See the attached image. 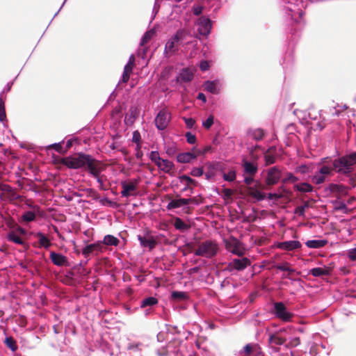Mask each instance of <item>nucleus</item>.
Returning a JSON list of instances; mask_svg holds the SVG:
<instances>
[{"instance_id": "nucleus-2", "label": "nucleus", "mask_w": 356, "mask_h": 356, "mask_svg": "<svg viewBox=\"0 0 356 356\" xmlns=\"http://www.w3.org/2000/svg\"><path fill=\"white\" fill-rule=\"evenodd\" d=\"M286 3L284 10L286 17L295 23L298 28L304 26L305 22L303 19L304 12L302 8L306 6L303 0H284Z\"/></svg>"}, {"instance_id": "nucleus-40", "label": "nucleus", "mask_w": 356, "mask_h": 356, "mask_svg": "<svg viewBox=\"0 0 356 356\" xmlns=\"http://www.w3.org/2000/svg\"><path fill=\"white\" fill-rule=\"evenodd\" d=\"M222 177H223L224 180H225L227 181H229V182L233 181L236 179V171L234 170H230L227 172H224L222 175Z\"/></svg>"}, {"instance_id": "nucleus-49", "label": "nucleus", "mask_w": 356, "mask_h": 356, "mask_svg": "<svg viewBox=\"0 0 356 356\" xmlns=\"http://www.w3.org/2000/svg\"><path fill=\"white\" fill-rule=\"evenodd\" d=\"M149 159L156 165L162 158L160 157L159 153L157 151H152L149 156Z\"/></svg>"}, {"instance_id": "nucleus-22", "label": "nucleus", "mask_w": 356, "mask_h": 356, "mask_svg": "<svg viewBox=\"0 0 356 356\" xmlns=\"http://www.w3.org/2000/svg\"><path fill=\"white\" fill-rule=\"evenodd\" d=\"M138 183V181L137 180L131 182L122 181L121 183L122 188L121 191L122 197H128L131 195V192H134L136 190V186Z\"/></svg>"}, {"instance_id": "nucleus-17", "label": "nucleus", "mask_w": 356, "mask_h": 356, "mask_svg": "<svg viewBox=\"0 0 356 356\" xmlns=\"http://www.w3.org/2000/svg\"><path fill=\"white\" fill-rule=\"evenodd\" d=\"M33 211H26L22 216V220L25 222H31L35 220L36 215H42V210L38 205L28 204Z\"/></svg>"}, {"instance_id": "nucleus-60", "label": "nucleus", "mask_w": 356, "mask_h": 356, "mask_svg": "<svg viewBox=\"0 0 356 356\" xmlns=\"http://www.w3.org/2000/svg\"><path fill=\"white\" fill-rule=\"evenodd\" d=\"M192 10L195 15H200L203 10V6L200 5L193 6Z\"/></svg>"}, {"instance_id": "nucleus-41", "label": "nucleus", "mask_w": 356, "mask_h": 356, "mask_svg": "<svg viewBox=\"0 0 356 356\" xmlns=\"http://www.w3.org/2000/svg\"><path fill=\"white\" fill-rule=\"evenodd\" d=\"M288 339V342L286 344V347L294 348L298 346L300 343V340L298 337H291Z\"/></svg>"}, {"instance_id": "nucleus-23", "label": "nucleus", "mask_w": 356, "mask_h": 356, "mask_svg": "<svg viewBox=\"0 0 356 356\" xmlns=\"http://www.w3.org/2000/svg\"><path fill=\"white\" fill-rule=\"evenodd\" d=\"M242 166L244 172L248 175H254L258 171L257 165L253 162L243 160Z\"/></svg>"}, {"instance_id": "nucleus-8", "label": "nucleus", "mask_w": 356, "mask_h": 356, "mask_svg": "<svg viewBox=\"0 0 356 356\" xmlns=\"http://www.w3.org/2000/svg\"><path fill=\"white\" fill-rule=\"evenodd\" d=\"M171 115L168 110L163 108L156 115L154 122L156 127L161 131L165 130L170 121Z\"/></svg>"}, {"instance_id": "nucleus-31", "label": "nucleus", "mask_w": 356, "mask_h": 356, "mask_svg": "<svg viewBox=\"0 0 356 356\" xmlns=\"http://www.w3.org/2000/svg\"><path fill=\"white\" fill-rule=\"evenodd\" d=\"M327 243V240H309L305 243L309 248H320L324 247Z\"/></svg>"}, {"instance_id": "nucleus-57", "label": "nucleus", "mask_w": 356, "mask_h": 356, "mask_svg": "<svg viewBox=\"0 0 356 356\" xmlns=\"http://www.w3.org/2000/svg\"><path fill=\"white\" fill-rule=\"evenodd\" d=\"M191 175L193 177H201L203 175V170L202 168H193Z\"/></svg>"}, {"instance_id": "nucleus-6", "label": "nucleus", "mask_w": 356, "mask_h": 356, "mask_svg": "<svg viewBox=\"0 0 356 356\" xmlns=\"http://www.w3.org/2000/svg\"><path fill=\"white\" fill-rule=\"evenodd\" d=\"M287 331L288 328H283L269 334L268 342L273 351L277 350L276 346L283 345L287 342L288 339L285 335Z\"/></svg>"}, {"instance_id": "nucleus-21", "label": "nucleus", "mask_w": 356, "mask_h": 356, "mask_svg": "<svg viewBox=\"0 0 356 356\" xmlns=\"http://www.w3.org/2000/svg\"><path fill=\"white\" fill-rule=\"evenodd\" d=\"M138 240L140 242V245L143 248H147L149 250H152L154 248L156 245V241L153 236L147 235V236H137Z\"/></svg>"}, {"instance_id": "nucleus-52", "label": "nucleus", "mask_w": 356, "mask_h": 356, "mask_svg": "<svg viewBox=\"0 0 356 356\" xmlns=\"http://www.w3.org/2000/svg\"><path fill=\"white\" fill-rule=\"evenodd\" d=\"M214 118L212 115H209L208 118L202 122V126L209 129L211 127L213 124Z\"/></svg>"}, {"instance_id": "nucleus-55", "label": "nucleus", "mask_w": 356, "mask_h": 356, "mask_svg": "<svg viewBox=\"0 0 356 356\" xmlns=\"http://www.w3.org/2000/svg\"><path fill=\"white\" fill-rule=\"evenodd\" d=\"M63 144H64V141L49 145V146H47V149H54L56 152H60L62 150V145Z\"/></svg>"}, {"instance_id": "nucleus-42", "label": "nucleus", "mask_w": 356, "mask_h": 356, "mask_svg": "<svg viewBox=\"0 0 356 356\" xmlns=\"http://www.w3.org/2000/svg\"><path fill=\"white\" fill-rule=\"evenodd\" d=\"M312 180L314 184L319 185L325 182V177L317 171L312 177Z\"/></svg>"}, {"instance_id": "nucleus-16", "label": "nucleus", "mask_w": 356, "mask_h": 356, "mask_svg": "<svg viewBox=\"0 0 356 356\" xmlns=\"http://www.w3.org/2000/svg\"><path fill=\"white\" fill-rule=\"evenodd\" d=\"M226 248L229 252L238 256H242L245 252L241 243L236 238L228 241L226 244Z\"/></svg>"}, {"instance_id": "nucleus-4", "label": "nucleus", "mask_w": 356, "mask_h": 356, "mask_svg": "<svg viewBox=\"0 0 356 356\" xmlns=\"http://www.w3.org/2000/svg\"><path fill=\"white\" fill-rule=\"evenodd\" d=\"M191 35V33L186 29H179L176 33L172 36L166 42L165 46V54H173L178 50V45L185 46L188 43L186 42L188 36Z\"/></svg>"}, {"instance_id": "nucleus-10", "label": "nucleus", "mask_w": 356, "mask_h": 356, "mask_svg": "<svg viewBox=\"0 0 356 356\" xmlns=\"http://www.w3.org/2000/svg\"><path fill=\"white\" fill-rule=\"evenodd\" d=\"M104 250V246L102 241H97L94 243H91L86 245L82 249V254L86 258H88L91 256H97L99 253L103 252Z\"/></svg>"}, {"instance_id": "nucleus-53", "label": "nucleus", "mask_w": 356, "mask_h": 356, "mask_svg": "<svg viewBox=\"0 0 356 356\" xmlns=\"http://www.w3.org/2000/svg\"><path fill=\"white\" fill-rule=\"evenodd\" d=\"M179 179L181 182H186L187 185L188 184H196V181L191 178L189 176L183 175L179 177Z\"/></svg>"}, {"instance_id": "nucleus-14", "label": "nucleus", "mask_w": 356, "mask_h": 356, "mask_svg": "<svg viewBox=\"0 0 356 356\" xmlns=\"http://www.w3.org/2000/svg\"><path fill=\"white\" fill-rule=\"evenodd\" d=\"M197 24L198 26L197 31L200 35L204 36L209 35L212 27L211 21L209 18L205 16L200 17L197 20Z\"/></svg>"}, {"instance_id": "nucleus-61", "label": "nucleus", "mask_w": 356, "mask_h": 356, "mask_svg": "<svg viewBox=\"0 0 356 356\" xmlns=\"http://www.w3.org/2000/svg\"><path fill=\"white\" fill-rule=\"evenodd\" d=\"M296 171L300 174H306L308 172V168L306 165H300L296 168Z\"/></svg>"}, {"instance_id": "nucleus-29", "label": "nucleus", "mask_w": 356, "mask_h": 356, "mask_svg": "<svg viewBox=\"0 0 356 356\" xmlns=\"http://www.w3.org/2000/svg\"><path fill=\"white\" fill-rule=\"evenodd\" d=\"M294 189L300 193H311L313 191V186L307 182H302L295 184Z\"/></svg>"}, {"instance_id": "nucleus-20", "label": "nucleus", "mask_w": 356, "mask_h": 356, "mask_svg": "<svg viewBox=\"0 0 356 356\" xmlns=\"http://www.w3.org/2000/svg\"><path fill=\"white\" fill-rule=\"evenodd\" d=\"M276 246L282 250L293 251L300 249L302 245L298 241H286L277 243Z\"/></svg>"}, {"instance_id": "nucleus-19", "label": "nucleus", "mask_w": 356, "mask_h": 356, "mask_svg": "<svg viewBox=\"0 0 356 356\" xmlns=\"http://www.w3.org/2000/svg\"><path fill=\"white\" fill-rule=\"evenodd\" d=\"M140 110L136 106L130 107L129 111L126 113L124 118V123L127 126H131L135 122L136 120L138 118Z\"/></svg>"}, {"instance_id": "nucleus-5", "label": "nucleus", "mask_w": 356, "mask_h": 356, "mask_svg": "<svg viewBox=\"0 0 356 356\" xmlns=\"http://www.w3.org/2000/svg\"><path fill=\"white\" fill-rule=\"evenodd\" d=\"M218 251V244L213 241L207 240L198 243L197 249L194 250V254L207 259H211L217 254Z\"/></svg>"}, {"instance_id": "nucleus-62", "label": "nucleus", "mask_w": 356, "mask_h": 356, "mask_svg": "<svg viewBox=\"0 0 356 356\" xmlns=\"http://www.w3.org/2000/svg\"><path fill=\"white\" fill-rule=\"evenodd\" d=\"M209 67V63L206 60L201 61L200 68L202 71H207Z\"/></svg>"}, {"instance_id": "nucleus-32", "label": "nucleus", "mask_w": 356, "mask_h": 356, "mask_svg": "<svg viewBox=\"0 0 356 356\" xmlns=\"http://www.w3.org/2000/svg\"><path fill=\"white\" fill-rule=\"evenodd\" d=\"M102 242V245L104 244L106 245L118 246L120 243V240L113 235L108 234L104 236V240Z\"/></svg>"}, {"instance_id": "nucleus-37", "label": "nucleus", "mask_w": 356, "mask_h": 356, "mask_svg": "<svg viewBox=\"0 0 356 356\" xmlns=\"http://www.w3.org/2000/svg\"><path fill=\"white\" fill-rule=\"evenodd\" d=\"M309 274L314 277H321L322 275H327V271L323 268L317 267L311 269Z\"/></svg>"}, {"instance_id": "nucleus-15", "label": "nucleus", "mask_w": 356, "mask_h": 356, "mask_svg": "<svg viewBox=\"0 0 356 356\" xmlns=\"http://www.w3.org/2000/svg\"><path fill=\"white\" fill-rule=\"evenodd\" d=\"M222 87L221 81L219 79L206 81L202 84L203 90L207 92L218 95L220 93Z\"/></svg>"}, {"instance_id": "nucleus-47", "label": "nucleus", "mask_w": 356, "mask_h": 356, "mask_svg": "<svg viewBox=\"0 0 356 356\" xmlns=\"http://www.w3.org/2000/svg\"><path fill=\"white\" fill-rule=\"evenodd\" d=\"M171 297L174 300H185L187 298V295L185 292L182 291H173L171 294Z\"/></svg>"}, {"instance_id": "nucleus-48", "label": "nucleus", "mask_w": 356, "mask_h": 356, "mask_svg": "<svg viewBox=\"0 0 356 356\" xmlns=\"http://www.w3.org/2000/svg\"><path fill=\"white\" fill-rule=\"evenodd\" d=\"M277 268L281 271H286L289 274L294 273L295 270L289 267V263H284L277 266Z\"/></svg>"}, {"instance_id": "nucleus-1", "label": "nucleus", "mask_w": 356, "mask_h": 356, "mask_svg": "<svg viewBox=\"0 0 356 356\" xmlns=\"http://www.w3.org/2000/svg\"><path fill=\"white\" fill-rule=\"evenodd\" d=\"M68 168L83 169L97 179L101 188L103 186V179L101 176V172L104 170L103 164L92 156L83 152L68 156Z\"/></svg>"}, {"instance_id": "nucleus-30", "label": "nucleus", "mask_w": 356, "mask_h": 356, "mask_svg": "<svg viewBox=\"0 0 356 356\" xmlns=\"http://www.w3.org/2000/svg\"><path fill=\"white\" fill-rule=\"evenodd\" d=\"M50 258H51L52 262L56 266H62L66 261L65 257H64L58 253H56L54 252H51Z\"/></svg>"}, {"instance_id": "nucleus-64", "label": "nucleus", "mask_w": 356, "mask_h": 356, "mask_svg": "<svg viewBox=\"0 0 356 356\" xmlns=\"http://www.w3.org/2000/svg\"><path fill=\"white\" fill-rule=\"evenodd\" d=\"M254 175H248L244 178V182L246 185H250L254 181Z\"/></svg>"}, {"instance_id": "nucleus-24", "label": "nucleus", "mask_w": 356, "mask_h": 356, "mask_svg": "<svg viewBox=\"0 0 356 356\" xmlns=\"http://www.w3.org/2000/svg\"><path fill=\"white\" fill-rule=\"evenodd\" d=\"M161 170L169 173L175 168L174 163L168 160L161 159V161L156 165Z\"/></svg>"}, {"instance_id": "nucleus-58", "label": "nucleus", "mask_w": 356, "mask_h": 356, "mask_svg": "<svg viewBox=\"0 0 356 356\" xmlns=\"http://www.w3.org/2000/svg\"><path fill=\"white\" fill-rule=\"evenodd\" d=\"M184 120L188 129H192L195 123V120L192 118H184Z\"/></svg>"}, {"instance_id": "nucleus-25", "label": "nucleus", "mask_w": 356, "mask_h": 356, "mask_svg": "<svg viewBox=\"0 0 356 356\" xmlns=\"http://www.w3.org/2000/svg\"><path fill=\"white\" fill-rule=\"evenodd\" d=\"M196 158V154L188 152L179 154L177 156V160L179 163H190L191 161L195 159Z\"/></svg>"}, {"instance_id": "nucleus-18", "label": "nucleus", "mask_w": 356, "mask_h": 356, "mask_svg": "<svg viewBox=\"0 0 356 356\" xmlns=\"http://www.w3.org/2000/svg\"><path fill=\"white\" fill-rule=\"evenodd\" d=\"M281 177V171L276 167H271L268 170L266 183L268 186L276 184Z\"/></svg>"}, {"instance_id": "nucleus-46", "label": "nucleus", "mask_w": 356, "mask_h": 356, "mask_svg": "<svg viewBox=\"0 0 356 356\" xmlns=\"http://www.w3.org/2000/svg\"><path fill=\"white\" fill-rule=\"evenodd\" d=\"M132 141L136 144V148L140 149L141 136L138 131H134L132 135Z\"/></svg>"}, {"instance_id": "nucleus-38", "label": "nucleus", "mask_w": 356, "mask_h": 356, "mask_svg": "<svg viewBox=\"0 0 356 356\" xmlns=\"http://www.w3.org/2000/svg\"><path fill=\"white\" fill-rule=\"evenodd\" d=\"M6 345L13 352L17 350V345L15 340L12 337H8L5 339Z\"/></svg>"}, {"instance_id": "nucleus-26", "label": "nucleus", "mask_w": 356, "mask_h": 356, "mask_svg": "<svg viewBox=\"0 0 356 356\" xmlns=\"http://www.w3.org/2000/svg\"><path fill=\"white\" fill-rule=\"evenodd\" d=\"M248 136L250 139L259 141L263 139L264 136V132L263 129L259 128L250 129L248 132Z\"/></svg>"}, {"instance_id": "nucleus-36", "label": "nucleus", "mask_w": 356, "mask_h": 356, "mask_svg": "<svg viewBox=\"0 0 356 356\" xmlns=\"http://www.w3.org/2000/svg\"><path fill=\"white\" fill-rule=\"evenodd\" d=\"M158 303V300L154 297H148L142 300L140 307L142 308L146 307L147 306H153Z\"/></svg>"}, {"instance_id": "nucleus-12", "label": "nucleus", "mask_w": 356, "mask_h": 356, "mask_svg": "<svg viewBox=\"0 0 356 356\" xmlns=\"http://www.w3.org/2000/svg\"><path fill=\"white\" fill-rule=\"evenodd\" d=\"M1 198L2 200L13 202L20 198V195L16 193L10 186L4 184L0 187Z\"/></svg>"}, {"instance_id": "nucleus-7", "label": "nucleus", "mask_w": 356, "mask_h": 356, "mask_svg": "<svg viewBox=\"0 0 356 356\" xmlns=\"http://www.w3.org/2000/svg\"><path fill=\"white\" fill-rule=\"evenodd\" d=\"M273 313L277 318L284 322H290L293 317V314L287 309L282 302L273 304Z\"/></svg>"}, {"instance_id": "nucleus-35", "label": "nucleus", "mask_w": 356, "mask_h": 356, "mask_svg": "<svg viewBox=\"0 0 356 356\" xmlns=\"http://www.w3.org/2000/svg\"><path fill=\"white\" fill-rule=\"evenodd\" d=\"M154 35H155V31L153 29L147 31L142 37L140 42V45L144 46L153 38V36Z\"/></svg>"}, {"instance_id": "nucleus-34", "label": "nucleus", "mask_w": 356, "mask_h": 356, "mask_svg": "<svg viewBox=\"0 0 356 356\" xmlns=\"http://www.w3.org/2000/svg\"><path fill=\"white\" fill-rule=\"evenodd\" d=\"M81 145L82 140L81 138L74 135L68 136V149L73 146L76 148V147Z\"/></svg>"}, {"instance_id": "nucleus-9", "label": "nucleus", "mask_w": 356, "mask_h": 356, "mask_svg": "<svg viewBox=\"0 0 356 356\" xmlns=\"http://www.w3.org/2000/svg\"><path fill=\"white\" fill-rule=\"evenodd\" d=\"M261 348L257 343H249L239 350L237 356H260Z\"/></svg>"}, {"instance_id": "nucleus-11", "label": "nucleus", "mask_w": 356, "mask_h": 356, "mask_svg": "<svg viewBox=\"0 0 356 356\" xmlns=\"http://www.w3.org/2000/svg\"><path fill=\"white\" fill-rule=\"evenodd\" d=\"M26 230L20 226H17L14 230L10 231L7 234L8 241L17 245H24V241L21 238V235H26Z\"/></svg>"}, {"instance_id": "nucleus-44", "label": "nucleus", "mask_w": 356, "mask_h": 356, "mask_svg": "<svg viewBox=\"0 0 356 356\" xmlns=\"http://www.w3.org/2000/svg\"><path fill=\"white\" fill-rule=\"evenodd\" d=\"M333 170H334L333 167L331 168L328 165H325L321 166L319 168V170H318V172L326 177V176L332 175Z\"/></svg>"}, {"instance_id": "nucleus-50", "label": "nucleus", "mask_w": 356, "mask_h": 356, "mask_svg": "<svg viewBox=\"0 0 356 356\" xmlns=\"http://www.w3.org/2000/svg\"><path fill=\"white\" fill-rule=\"evenodd\" d=\"M264 159L266 165H270L275 162V157L268 150L264 154Z\"/></svg>"}, {"instance_id": "nucleus-59", "label": "nucleus", "mask_w": 356, "mask_h": 356, "mask_svg": "<svg viewBox=\"0 0 356 356\" xmlns=\"http://www.w3.org/2000/svg\"><path fill=\"white\" fill-rule=\"evenodd\" d=\"M347 256L350 260L356 261V248L348 250Z\"/></svg>"}, {"instance_id": "nucleus-28", "label": "nucleus", "mask_w": 356, "mask_h": 356, "mask_svg": "<svg viewBox=\"0 0 356 356\" xmlns=\"http://www.w3.org/2000/svg\"><path fill=\"white\" fill-rule=\"evenodd\" d=\"M173 225L177 230L181 232H185L190 229V225L186 224L182 219L179 217H176L174 219Z\"/></svg>"}, {"instance_id": "nucleus-27", "label": "nucleus", "mask_w": 356, "mask_h": 356, "mask_svg": "<svg viewBox=\"0 0 356 356\" xmlns=\"http://www.w3.org/2000/svg\"><path fill=\"white\" fill-rule=\"evenodd\" d=\"M193 78V72L188 68H184L177 76V80L186 83L191 81Z\"/></svg>"}, {"instance_id": "nucleus-13", "label": "nucleus", "mask_w": 356, "mask_h": 356, "mask_svg": "<svg viewBox=\"0 0 356 356\" xmlns=\"http://www.w3.org/2000/svg\"><path fill=\"white\" fill-rule=\"evenodd\" d=\"M250 265V261L246 257L242 259H234L228 264V270L230 272L234 270L241 271Z\"/></svg>"}, {"instance_id": "nucleus-63", "label": "nucleus", "mask_w": 356, "mask_h": 356, "mask_svg": "<svg viewBox=\"0 0 356 356\" xmlns=\"http://www.w3.org/2000/svg\"><path fill=\"white\" fill-rule=\"evenodd\" d=\"M129 77H130V72L124 70L121 81L123 83H127L129 80Z\"/></svg>"}, {"instance_id": "nucleus-51", "label": "nucleus", "mask_w": 356, "mask_h": 356, "mask_svg": "<svg viewBox=\"0 0 356 356\" xmlns=\"http://www.w3.org/2000/svg\"><path fill=\"white\" fill-rule=\"evenodd\" d=\"M181 203L179 202V200H171L167 205V209L168 210H172L173 209L181 207Z\"/></svg>"}, {"instance_id": "nucleus-56", "label": "nucleus", "mask_w": 356, "mask_h": 356, "mask_svg": "<svg viewBox=\"0 0 356 356\" xmlns=\"http://www.w3.org/2000/svg\"><path fill=\"white\" fill-rule=\"evenodd\" d=\"M272 356H296L293 351L286 350L285 353H280L279 350H275L274 353H271Z\"/></svg>"}, {"instance_id": "nucleus-43", "label": "nucleus", "mask_w": 356, "mask_h": 356, "mask_svg": "<svg viewBox=\"0 0 356 356\" xmlns=\"http://www.w3.org/2000/svg\"><path fill=\"white\" fill-rule=\"evenodd\" d=\"M299 179L297 177L294 176L291 172H287L285 177L282 180L283 184L295 183Z\"/></svg>"}, {"instance_id": "nucleus-45", "label": "nucleus", "mask_w": 356, "mask_h": 356, "mask_svg": "<svg viewBox=\"0 0 356 356\" xmlns=\"http://www.w3.org/2000/svg\"><path fill=\"white\" fill-rule=\"evenodd\" d=\"M309 207V202H305L302 205L296 208L295 213L299 216H304L305 209Z\"/></svg>"}, {"instance_id": "nucleus-39", "label": "nucleus", "mask_w": 356, "mask_h": 356, "mask_svg": "<svg viewBox=\"0 0 356 356\" xmlns=\"http://www.w3.org/2000/svg\"><path fill=\"white\" fill-rule=\"evenodd\" d=\"M250 195L255 198L258 201H261L265 199V193L257 189H253L250 193Z\"/></svg>"}, {"instance_id": "nucleus-3", "label": "nucleus", "mask_w": 356, "mask_h": 356, "mask_svg": "<svg viewBox=\"0 0 356 356\" xmlns=\"http://www.w3.org/2000/svg\"><path fill=\"white\" fill-rule=\"evenodd\" d=\"M355 165V152L340 156L332 161L334 170L339 175L346 176H349L353 173Z\"/></svg>"}, {"instance_id": "nucleus-33", "label": "nucleus", "mask_w": 356, "mask_h": 356, "mask_svg": "<svg viewBox=\"0 0 356 356\" xmlns=\"http://www.w3.org/2000/svg\"><path fill=\"white\" fill-rule=\"evenodd\" d=\"M36 237L38 238L40 247L48 248L51 245L49 238L42 232H38L36 234Z\"/></svg>"}, {"instance_id": "nucleus-54", "label": "nucleus", "mask_w": 356, "mask_h": 356, "mask_svg": "<svg viewBox=\"0 0 356 356\" xmlns=\"http://www.w3.org/2000/svg\"><path fill=\"white\" fill-rule=\"evenodd\" d=\"M185 137L186 138V141L191 144L193 145L196 143V136L193 134L190 131H188L185 134Z\"/></svg>"}]
</instances>
